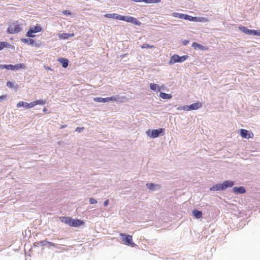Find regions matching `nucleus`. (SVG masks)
<instances>
[{
	"instance_id": "obj_12",
	"label": "nucleus",
	"mask_w": 260,
	"mask_h": 260,
	"mask_svg": "<svg viewBox=\"0 0 260 260\" xmlns=\"http://www.w3.org/2000/svg\"><path fill=\"white\" fill-rule=\"evenodd\" d=\"M232 191L234 194H242L246 192V189L244 186H233L232 187Z\"/></svg>"
},
{
	"instance_id": "obj_37",
	"label": "nucleus",
	"mask_w": 260,
	"mask_h": 260,
	"mask_svg": "<svg viewBox=\"0 0 260 260\" xmlns=\"http://www.w3.org/2000/svg\"><path fill=\"white\" fill-rule=\"evenodd\" d=\"M84 129V127H77L75 129V132L81 133Z\"/></svg>"
},
{
	"instance_id": "obj_39",
	"label": "nucleus",
	"mask_w": 260,
	"mask_h": 260,
	"mask_svg": "<svg viewBox=\"0 0 260 260\" xmlns=\"http://www.w3.org/2000/svg\"><path fill=\"white\" fill-rule=\"evenodd\" d=\"M183 110H184V111H190L189 105H184V106H183Z\"/></svg>"
},
{
	"instance_id": "obj_25",
	"label": "nucleus",
	"mask_w": 260,
	"mask_h": 260,
	"mask_svg": "<svg viewBox=\"0 0 260 260\" xmlns=\"http://www.w3.org/2000/svg\"><path fill=\"white\" fill-rule=\"evenodd\" d=\"M26 68V66L23 63H19L15 64H13V70L18 71L20 70H24Z\"/></svg>"
},
{
	"instance_id": "obj_26",
	"label": "nucleus",
	"mask_w": 260,
	"mask_h": 260,
	"mask_svg": "<svg viewBox=\"0 0 260 260\" xmlns=\"http://www.w3.org/2000/svg\"><path fill=\"white\" fill-rule=\"evenodd\" d=\"M158 96L164 100L171 99L172 98V95L171 94L166 93L161 91L159 92Z\"/></svg>"
},
{
	"instance_id": "obj_2",
	"label": "nucleus",
	"mask_w": 260,
	"mask_h": 260,
	"mask_svg": "<svg viewBox=\"0 0 260 260\" xmlns=\"http://www.w3.org/2000/svg\"><path fill=\"white\" fill-rule=\"evenodd\" d=\"M235 184V182L232 180H226L221 183H216L210 187L209 190L211 191H223L228 188H231Z\"/></svg>"
},
{
	"instance_id": "obj_9",
	"label": "nucleus",
	"mask_w": 260,
	"mask_h": 260,
	"mask_svg": "<svg viewBox=\"0 0 260 260\" xmlns=\"http://www.w3.org/2000/svg\"><path fill=\"white\" fill-rule=\"evenodd\" d=\"M238 28L241 32L246 35L258 36L259 29H250L246 26L243 25H240L238 27Z\"/></svg>"
},
{
	"instance_id": "obj_20",
	"label": "nucleus",
	"mask_w": 260,
	"mask_h": 260,
	"mask_svg": "<svg viewBox=\"0 0 260 260\" xmlns=\"http://www.w3.org/2000/svg\"><path fill=\"white\" fill-rule=\"evenodd\" d=\"M192 214L193 217L198 219H201L203 217V212L197 209L192 210Z\"/></svg>"
},
{
	"instance_id": "obj_14",
	"label": "nucleus",
	"mask_w": 260,
	"mask_h": 260,
	"mask_svg": "<svg viewBox=\"0 0 260 260\" xmlns=\"http://www.w3.org/2000/svg\"><path fill=\"white\" fill-rule=\"evenodd\" d=\"M17 108L23 107L26 109H29L34 107L32 102L28 103L24 101L19 102L16 105Z\"/></svg>"
},
{
	"instance_id": "obj_8",
	"label": "nucleus",
	"mask_w": 260,
	"mask_h": 260,
	"mask_svg": "<svg viewBox=\"0 0 260 260\" xmlns=\"http://www.w3.org/2000/svg\"><path fill=\"white\" fill-rule=\"evenodd\" d=\"M119 235L125 245L132 247H135L137 246V245L133 242V237L132 235L125 233H120Z\"/></svg>"
},
{
	"instance_id": "obj_16",
	"label": "nucleus",
	"mask_w": 260,
	"mask_h": 260,
	"mask_svg": "<svg viewBox=\"0 0 260 260\" xmlns=\"http://www.w3.org/2000/svg\"><path fill=\"white\" fill-rule=\"evenodd\" d=\"M191 47H193L195 50H207L208 48L206 46H204L201 44H199L196 42H194L192 43Z\"/></svg>"
},
{
	"instance_id": "obj_4",
	"label": "nucleus",
	"mask_w": 260,
	"mask_h": 260,
	"mask_svg": "<svg viewBox=\"0 0 260 260\" xmlns=\"http://www.w3.org/2000/svg\"><path fill=\"white\" fill-rule=\"evenodd\" d=\"M22 30V24L19 21H14L10 23L6 30L8 34H15L20 32Z\"/></svg>"
},
{
	"instance_id": "obj_35",
	"label": "nucleus",
	"mask_w": 260,
	"mask_h": 260,
	"mask_svg": "<svg viewBox=\"0 0 260 260\" xmlns=\"http://www.w3.org/2000/svg\"><path fill=\"white\" fill-rule=\"evenodd\" d=\"M62 13L66 16H71L72 15V13L71 12V11L69 10H63L62 11Z\"/></svg>"
},
{
	"instance_id": "obj_32",
	"label": "nucleus",
	"mask_w": 260,
	"mask_h": 260,
	"mask_svg": "<svg viewBox=\"0 0 260 260\" xmlns=\"http://www.w3.org/2000/svg\"><path fill=\"white\" fill-rule=\"evenodd\" d=\"M154 47V45H151L147 43H144L141 46V48L142 49H149L153 48Z\"/></svg>"
},
{
	"instance_id": "obj_7",
	"label": "nucleus",
	"mask_w": 260,
	"mask_h": 260,
	"mask_svg": "<svg viewBox=\"0 0 260 260\" xmlns=\"http://www.w3.org/2000/svg\"><path fill=\"white\" fill-rule=\"evenodd\" d=\"M188 58V55L179 56L177 54H174L171 56L169 64L170 65H172L175 63H182L186 60Z\"/></svg>"
},
{
	"instance_id": "obj_48",
	"label": "nucleus",
	"mask_w": 260,
	"mask_h": 260,
	"mask_svg": "<svg viewBox=\"0 0 260 260\" xmlns=\"http://www.w3.org/2000/svg\"><path fill=\"white\" fill-rule=\"evenodd\" d=\"M183 106H179L177 108V110H183Z\"/></svg>"
},
{
	"instance_id": "obj_13",
	"label": "nucleus",
	"mask_w": 260,
	"mask_h": 260,
	"mask_svg": "<svg viewBox=\"0 0 260 260\" xmlns=\"http://www.w3.org/2000/svg\"><path fill=\"white\" fill-rule=\"evenodd\" d=\"M146 186L150 191H151L158 190L161 188L160 185L152 182H147L146 184Z\"/></svg>"
},
{
	"instance_id": "obj_28",
	"label": "nucleus",
	"mask_w": 260,
	"mask_h": 260,
	"mask_svg": "<svg viewBox=\"0 0 260 260\" xmlns=\"http://www.w3.org/2000/svg\"><path fill=\"white\" fill-rule=\"evenodd\" d=\"M34 107L36 105H44L46 103V101L45 100L39 99L38 100H35L32 101Z\"/></svg>"
},
{
	"instance_id": "obj_31",
	"label": "nucleus",
	"mask_w": 260,
	"mask_h": 260,
	"mask_svg": "<svg viewBox=\"0 0 260 260\" xmlns=\"http://www.w3.org/2000/svg\"><path fill=\"white\" fill-rule=\"evenodd\" d=\"M197 19L196 22H207L208 21V19L206 17H199L197 16Z\"/></svg>"
},
{
	"instance_id": "obj_11",
	"label": "nucleus",
	"mask_w": 260,
	"mask_h": 260,
	"mask_svg": "<svg viewBox=\"0 0 260 260\" xmlns=\"http://www.w3.org/2000/svg\"><path fill=\"white\" fill-rule=\"evenodd\" d=\"M32 38H21L20 41L23 43L30 45L32 47H39V45L36 43V40L32 39Z\"/></svg>"
},
{
	"instance_id": "obj_5",
	"label": "nucleus",
	"mask_w": 260,
	"mask_h": 260,
	"mask_svg": "<svg viewBox=\"0 0 260 260\" xmlns=\"http://www.w3.org/2000/svg\"><path fill=\"white\" fill-rule=\"evenodd\" d=\"M147 136L150 138L155 139L165 134V129L164 128H159L158 129H148L146 131Z\"/></svg>"
},
{
	"instance_id": "obj_49",
	"label": "nucleus",
	"mask_w": 260,
	"mask_h": 260,
	"mask_svg": "<svg viewBox=\"0 0 260 260\" xmlns=\"http://www.w3.org/2000/svg\"><path fill=\"white\" fill-rule=\"evenodd\" d=\"M243 224H244L243 223H241V224L240 225V226H242V227H243Z\"/></svg>"
},
{
	"instance_id": "obj_38",
	"label": "nucleus",
	"mask_w": 260,
	"mask_h": 260,
	"mask_svg": "<svg viewBox=\"0 0 260 260\" xmlns=\"http://www.w3.org/2000/svg\"><path fill=\"white\" fill-rule=\"evenodd\" d=\"M7 98V94H4L0 95V102L4 101L6 100Z\"/></svg>"
},
{
	"instance_id": "obj_10",
	"label": "nucleus",
	"mask_w": 260,
	"mask_h": 260,
	"mask_svg": "<svg viewBox=\"0 0 260 260\" xmlns=\"http://www.w3.org/2000/svg\"><path fill=\"white\" fill-rule=\"evenodd\" d=\"M239 135L242 138L246 139L252 138L254 136L253 133L251 131L247 130L243 128L240 129Z\"/></svg>"
},
{
	"instance_id": "obj_15",
	"label": "nucleus",
	"mask_w": 260,
	"mask_h": 260,
	"mask_svg": "<svg viewBox=\"0 0 260 260\" xmlns=\"http://www.w3.org/2000/svg\"><path fill=\"white\" fill-rule=\"evenodd\" d=\"M4 48H9L13 50H15L14 46L10 44L9 42L6 41H0V51Z\"/></svg>"
},
{
	"instance_id": "obj_44",
	"label": "nucleus",
	"mask_w": 260,
	"mask_h": 260,
	"mask_svg": "<svg viewBox=\"0 0 260 260\" xmlns=\"http://www.w3.org/2000/svg\"><path fill=\"white\" fill-rule=\"evenodd\" d=\"M128 55V53L122 54L120 55V57L121 58H124L125 56H126Z\"/></svg>"
},
{
	"instance_id": "obj_42",
	"label": "nucleus",
	"mask_w": 260,
	"mask_h": 260,
	"mask_svg": "<svg viewBox=\"0 0 260 260\" xmlns=\"http://www.w3.org/2000/svg\"><path fill=\"white\" fill-rule=\"evenodd\" d=\"M109 204V200H106L103 203V205L104 207H107Z\"/></svg>"
},
{
	"instance_id": "obj_17",
	"label": "nucleus",
	"mask_w": 260,
	"mask_h": 260,
	"mask_svg": "<svg viewBox=\"0 0 260 260\" xmlns=\"http://www.w3.org/2000/svg\"><path fill=\"white\" fill-rule=\"evenodd\" d=\"M57 61L59 62L63 68H67L69 64V60L68 58L65 57H59L57 59Z\"/></svg>"
},
{
	"instance_id": "obj_29",
	"label": "nucleus",
	"mask_w": 260,
	"mask_h": 260,
	"mask_svg": "<svg viewBox=\"0 0 260 260\" xmlns=\"http://www.w3.org/2000/svg\"><path fill=\"white\" fill-rule=\"evenodd\" d=\"M120 98L118 95H112L111 96L107 97V102H109L111 101L113 102H119L120 100Z\"/></svg>"
},
{
	"instance_id": "obj_27",
	"label": "nucleus",
	"mask_w": 260,
	"mask_h": 260,
	"mask_svg": "<svg viewBox=\"0 0 260 260\" xmlns=\"http://www.w3.org/2000/svg\"><path fill=\"white\" fill-rule=\"evenodd\" d=\"M6 69L7 70H13V64H0V70Z\"/></svg>"
},
{
	"instance_id": "obj_30",
	"label": "nucleus",
	"mask_w": 260,
	"mask_h": 260,
	"mask_svg": "<svg viewBox=\"0 0 260 260\" xmlns=\"http://www.w3.org/2000/svg\"><path fill=\"white\" fill-rule=\"evenodd\" d=\"M93 101L97 103H107V97L106 98H102V97H95L93 99Z\"/></svg>"
},
{
	"instance_id": "obj_1",
	"label": "nucleus",
	"mask_w": 260,
	"mask_h": 260,
	"mask_svg": "<svg viewBox=\"0 0 260 260\" xmlns=\"http://www.w3.org/2000/svg\"><path fill=\"white\" fill-rule=\"evenodd\" d=\"M107 18H111L132 23L136 26H140L142 23L137 18L131 16L121 15L117 13H107L104 15Z\"/></svg>"
},
{
	"instance_id": "obj_50",
	"label": "nucleus",
	"mask_w": 260,
	"mask_h": 260,
	"mask_svg": "<svg viewBox=\"0 0 260 260\" xmlns=\"http://www.w3.org/2000/svg\"><path fill=\"white\" fill-rule=\"evenodd\" d=\"M258 36H260V29H259V31Z\"/></svg>"
},
{
	"instance_id": "obj_46",
	"label": "nucleus",
	"mask_w": 260,
	"mask_h": 260,
	"mask_svg": "<svg viewBox=\"0 0 260 260\" xmlns=\"http://www.w3.org/2000/svg\"><path fill=\"white\" fill-rule=\"evenodd\" d=\"M43 111L44 113H49V112L48 111V109L47 108H46L45 107L44 108V109H43Z\"/></svg>"
},
{
	"instance_id": "obj_45",
	"label": "nucleus",
	"mask_w": 260,
	"mask_h": 260,
	"mask_svg": "<svg viewBox=\"0 0 260 260\" xmlns=\"http://www.w3.org/2000/svg\"><path fill=\"white\" fill-rule=\"evenodd\" d=\"M159 88H160V91H159V92H160V90H165V85H162L161 86H159Z\"/></svg>"
},
{
	"instance_id": "obj_43",
	"label": "nucleus",
	"mask_w": 260,
	"mask_h": 260,
	"mask_svg": "<svg viewBox=\"0 0 260 260\" xmlns=\"http://www.w3.org/2000/svg\"><path fill=\"white\" fill-rule=\"evenodd\" d=\"M44 68H45L46 70H49V71H53V69H52L50 67H49V66H44Z\"/></svg>"
},
{
	"instance_id": "obj_18",
	"label": "nucleus",
	"mask_w": 260,
	"mask_h": 260,
	"mask_svg": "<svg viewBox=\"0 0 260 260\" xmlns=\"http://www.w3.org/2000/svg\"><path fill=\"white\" fill-rule=\"evenodd\" d=\"M202 103L200 101H198L196 103L189 105V107L190 109V111L197 110L201 108L202 107Z\"/></svg>"
},
{
	"instance_id": "obj_22",
	"label": "nucleus",
	"mask_w": 260,
	"mask_h": 260,
	"mask_svg": "<svg viewBox=\"0 0 260 260\" xmlns=\"http://www.w3.org/2000/svg\"><path fill=\"white\" fill-rule=\"evenodd\" d=\"M6 85L8 87L14 89L15 91H17L19 87V85L15 82L10 81H8L7 82Z\"/></svg>"
},
{
	"instance_id": "obj_6",
	"label": "nucleus",
	"mask_w": 260,
	"mask_h": 260,
	"mask_svg": "<svg viewBox=\"0 0 260 260\" xmlns=\"http://www.w3.org/2000/svg\"><path fill=\"white\" fill-rule=\"evenodd\" d=\"M44 31L42 27L40 24H36L35 25H31L26 33L25 36L27 38H34L36 37L35 34L43 32Z\"/></svg>"
},
{
	"instance_id": "obj_41",
	"label": "nucleus",
	"mask_w": 260,
	"mask_h": 260,
	"mask_svg": "<svg viewBox=\"0 0 260 260\" xmlns=\"http://www.w3.org/2000/svg\"><path fill=\"white\" fill-rule=\"evenodd\" d=\"M48 247H50L51 246L55 247V244L54 243L48 241L47 245Z\"/></svg>"
},
{
	"instance_id": "obj_24",
	"label": "nucleus",
	"mask_w": 260,
	"mask_h": 260,
	"mask_svg": "<svg viewBox=\"0 0 260 260\" xmlns=\"http://www.w3.org/2000/svg\"><path fill=\"white\" fill-rule=\"evenodd\" d=\"M149 87L150 90L154 92H158L160 91L159 86L158 84L154 83H150L149 84Z\"/></svg>"
},
{
	"instance_id": "obj_33",
	"label": "nucleus",
	"mask_w": 260,
	"mask_h": 260,
	"mask_svg": "<svg viewBox=\"0 0 260 260\" xmlns=\"http://www.w3.org/2000/svg\"><path fill=\"white\" fill-rule=\"evenodd\" d=\"M197 16H192L188 14L186 20L190 22H196Z\"/></svg>"
},
{
	"instance_id": "obj_34",
	"label": "nucleus",
	"mask_w": 260,
	"mask_h": 260,
	"mask_svg": "<svg viewBox=\"0 0 260 260\" xmlns=\"http://www.w3.org/2000/svg\"><path fill=\"white\" fill-rule=\"evenodd\" d=\"M48 241L47 240H42L41 241H39L38 242V244H39L40 246H46L47 245Z\"/></svg>"
},
{
	"instance_id": "obj_40",
	"label": "nucleus",
	"mask_w": 260,
	"mask_h": 260,
	"mask_svg": "<svg viewBox=\"0 0 260 260\" xmlns=\"http://www.w3.org/2000/svg\"><path fill=\"white\" fill-rule=\"evenodd\" d=\"M182 45L183 46H187L189 43V40H182Z\"/></svg>"
},
{
	"instance_id": "obj_19",
	"label": "nucleus",
	"mask_w": 260,
	"mask_h": 260,
	"mask_svg": "<svg viewBox=\"0 0 260 260\" xmlns=\"http://www.w3.org/2000/svg\"><path fill=\"white\" fill-rule=\"evenodd\" d=\"M74 36V33H67V32H63L58 34V37L60 39L62 40H68L70 38L73 37Z\"/></svg>"
},
{
	"instance_id": "obj_21",
	"label": "nucleus",
	"mask_w": 260,
	"mask_h": 260,
	"mask_svg": "<svg viewBox=\"0 0 260 260\" xmlns=\"http://www.w3.org/2000/svg\"><path fill=\"white\" fill-rule=\"evenodd\" d=\"M136 3H144L145 4H157L161 2V0H131Z\"/></svg>"
},
{
	"instance_id": "obj_23",
	"label": "nucleus",
	"mask_w": 260,
	"mask_h": 260,
	"mask_svg": "<svg viewBox=\"0 0 260 260\" xmlns=\"http://www.w3.org/2000/svg\"><path fill=\"white\" fill-rule=\"evenodd\" d=\"M172 15L173 17H174L175 18H177L186 20L188 14L177 13V12H174L172 14Z\"/></svg>"
},
{
	"instance_id": "obj_36",
	"label": "nucleus",
	"mask_w": 260,
	"mask_h": 260,
	"mask_svg": "<svg viewBox=\"0 0 260 260\" xmlns=\"http://www.w3.org/2000/svg\"><path fill=\"white\" fill-rule=\"evenodd\" d=\"M89 202L90 204H95L97 203V201L93 198H89Z\"/></svg>"
},
{
	"instance_id": "obj_47",
	"label": "nucleus",
	"mask_w": 260,
	"mask_h": 260,
	"mask_svg": "<svg viewBox=\"0 0 260 260\" xmlns=\"http://www.w3.org/2000/svg\"><path fill=\"white\" fill-rule=\"evenodd\" d=\"M67 127V124H63V125H61L60 126V129H63V128H64L66 127Z\"/></svg>"
},
{
	"instance_id": "obj_3",
	"label": "nucleus",
	"mask_w": 260,
	"mask_h": 260,
	"mask_svg": "<svg viewBox=\"0 0 260 260\" xmlns=\"http://www.w3.org/2000/svg\"><path fill=\"white\" fill-rule=\"evenodd\" d=\"M59 219L61 222L75 228H79L85 224L83 220L74 219L69 216H61L59 217Z\"/></svg>"
}]
</instances>
